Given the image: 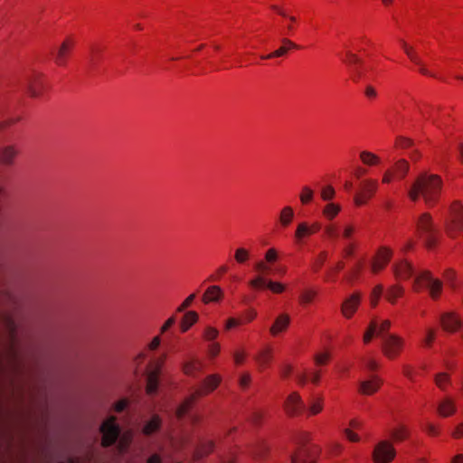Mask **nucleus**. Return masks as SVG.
<instances>
[{"label":"nucleus","mask_w":463,"mask_h":463,"mask_svg":"<svg viewBox=\"0 0 463 463\" xmlns=\"http://www.w3.org/2000/svg\"><path fill=\"white\" fill-rule=\"evenodd\" d=\"M442 188V180L439 175L432 174L420 175L409 190L408 196L412 202H417L421 196L430 208L439 202Z\"/></svg>","instance_id":"obj_1"},{"label":"nucleus","mask_w":463,"mask_h":463,"mask_svg":"<svg viewBox=\"0 0 463 463\" xmlns=\"http://www.w3.org/2000/svg\"><path fill=\"white\" fill-rule=\"evenodd\" d=\"M445 231L450 238H457L463 231V203L458 200L449 204Z\"/></svg>","instance_id":"obj_2"},{"label":"nucleus","mask_w":463,"mask_h":463,"mask_svg":"<svg viewBox=\"0 0 463 463\" xmlns=\"http://www.w3.org/2000/svg\"><path fill=\"white\" fill-rule=\"evenodd\" d=\"M50 90V84L45 74L33 71L26 80V94L31 99H41Z\"/></svg>","instance_id":"obj_3"},{"label":"nucleus","mask_w":463,"mask_h":463,"mask_svg":"<svg viewBox=\"0 0 463 463\" xmlns=\"http://www.w3.org/2000/svg\"><path fill=\"white\" fill-rule=\"evenodd\" d=\"M405 339L396 334H388L383 337L382 353L389 360H395L401 356L405 348Z\"/></svg>","instance_id":"obj_4"},{"label":"nucleus","mask_w":463,"mask_h":463,"mask_svg":"<svg viewBox=\"0 0 463 463\" xmlns=\"http://www.w3.org/2000/svg\"><path fill=\"white\" fill-rule=\"evenodd\" d=\"M77 44L76 36L67 35L52 53L53 62L58 67H66Z\"/></svg>","instance_id":"obj_5"},{"label":"nucleus","mask_w":463,"mask_h":463,"mask_svg":"<svg viewBox=\"0 0 463 463\" xmlns=\"http://www.w3.org/2000/svg\"><path fill=\"white\" fill-rule=\"evenodd\" d=\"M378 181L372 178L364 179L359 184V192L354 197L355 206L360 207L366 204L376 194Z\"/></svg>","instance_id":"obj_6"},{"label":"nucleus","mask_w":463,"mask_h":463,"mask_svg":"<svg viewBox=\"0 0 463 463\" xmlns=\"http://www.w3.org/2000/svg\"><path fill=\"white\" fill-rule=\"evenodd\" d=\"M282 408L287 417L297 418L303 414L305 403L299 392L294 391L285 398Z\"/></svg>","instance_id":"obj_7"},{"label":"nucleus","mask_w":463,"mask_h":463,"mask_svg":"<svg viewBox=\"0 0 463 463\" xmlns=\"http://www.w3.org/2000/svg\"><path fill=\"white\" fill-rule=\"evenodd\" d=\"M409 170V162L406 159L401 158L383 173L382 183L388 184L393 181L403 180L408 175Z\"/></svg>","instance_id":"obj_8"},{"label":"nucleus","mask_w":463,"mask_h":463,"mask_svg":"<svg viewBox=\"0 0 463 463\" xmlns=\"http://www.w3.org/2000/svg\"><path fill=\"white\" fill-rule=\"evenodd\" d=\"M393 257V250L389 246H380L371 261V271L373 274H379L389 265Z\"/></svg>","instance_id":"obj_9"},{"label":"nucleus","mask_w":463,"mask_h":463,"mask_svg":"<svg viewBox=\"0 0 463 463\" xmlns=\"http://www.w3.org/2000/svg\"><path fill=\"white\" fill-rule=\"evenodd\" d=\"M165 354H163L149 363L146 376V393L153 394L157 391L158 377L161 368L165 364Z\"/></svg>","instance_id":"obj_10"},{"label":"nucleus","mask_w":463,"mask_h":463,"mask_svg":"<svg viewBox=\"0 0 463 463\" xmlns=\"http://www.w3.org/2000/svg\"><path fill=\"white\" fill-rule=\"evenodd\" d=\"M116 420L117 418L115 416H110L101 424L99 430L102 433V447H109L118 439L120 430Z\"/></svg>","instance_id":"obj_11"},{"label":"nucleus","mask_w":463,"mask_h":463,"mask_svg":"<svg viewBox=\"0 0 463 463\" xmlns=\"http://www.w3.org/2000/svg\"><path fill=\"white\" fill-rule=\"evenodd\" d=\"M396 456V450L390 440H382L376 444L373 452L375 463H390Z\"/></svg>","instance_id":"obj_12"},{"label":"nucleus","mask_w":463,"mask_h":463,"mask_svg":"<svg viewBox=\"0 0 463 463\" xmlns=\"http://www.w3.org/2000/svg\"><path fill=\"white\" fill-rule=\"evenodd\" d=\"M222 380V376L218 373L209 374L194 389L193 393L198 400H200L215 391L221 384Z\"/></svg>","instance_id":"obj_13"},{"label":"nucleus","mask_w":463,"mask_h":463,"mask_svg":"<svg viewBox=\"0 0 463 463\" xmlns=\"http://www.w3.org/2000/svg\"><path fill=\"white\" fill-rule=\"evenodd\" d=\"M21 155V148L17 144L0 146V166L10 168L16 165Z\"/></svg>","instance_id":"obj_14"},{"label":"nucleus","mask_w":463,"mask_h":463,"mask_svg":"<svg viewBox=\"0 0 463 463\" xmlns=\"http://www.w3.org/2000/svg\"><path fill=\"white\" fill-rule=\"evenodd\" d=\"M362 298L360 291H354L343 300L340 311L345 318L351 319L354 316L361 305Z\"/></svg>","instance_id":"obj_15"},{"label":"nucleus","mask_w":463,"mask_h":463,"mask_svg":"<svg viewBox=\"0 0 463 463\" xmlns=\"http://www.w3.org/2000/svg\"><path fill=\"white\" fill-rule=\"evenodd\" d=\"M321 230V224L318 222L308 223L301 222L297 225L294 240L296 243H301L306 238H308Z\"/></svg>","instance_id":"obj_16"},{"label":"nucleus","mask_w":463,"mask_h":463,"mask_svg":"<svg viewBox=\"0 0 463 463\" xmlns=\"http://www.w3.org/2000/svg\"><path fill=\"white\" fill-rule=\"evenodd\" d=\"M274 358L273 348L270 345H266L261 348L254 356L257 364L258 371L264 372L271 366Z\"/></svg>","instance_id":"obj_17"},{"label":"nucleus","mask_w":463,"mask_h":463,"mask_svg":"<svg viewBox=\"0 0 463 463\" xmlns=\"http://www.w3.org/2000/svg\"><path fill=\"white\" fill-rule=\"evenodd\" d=\"M392 271L396 280L404 281L411 278L414 269L411 262L406 260H402L393 264Z\"/></svg>","instance_id":"obj_18"},{"label":"nucleus","mask_w":463,"mask_h":463,"mask_svg":"<svg viewBox=\"0 0 463 463\" xmlns=\"http://www.w3.org/2000/svg\"><path fill=\"white\" fill-rule=\"evenodd\" d=\"M5 326L9 334L10 338V354L12 356L13 362L16 367L19 366V358L16 351V326L14 321L7 317L5 318Z\"/></svg>","instance_id":"obj_19"},{"label":"nucleus","mask_w":463,"mask_h":463,"mask_svg":"<svg viewBox=\"0 0 463 463\" xmlns=\"http://www.w3.org/2000/svg\"><path fill=\"white\" fill-rule=\"evenodd\" d=\"M383 384V380L378 375H373L370 379L363 381L359 384L358 392L363 395L376 393Z\"/></svg>","instance_id":"obj_20"},{"label":"nucleus","mask_w":463,"mask_h":463,"mask_svg":"<svg viewBox=\"0 0 463 463\" xmlns=\"http://www.w3.org/2000/svg\"><path fill=\"white\" fill-rule=\"evenodd\" d=\"M257 317V312L253 308L245 310L240 317H230L225 324V329L231 330L234 327L251 323Z\"/></svg>","instance_id":"obj_21"},{"label":"nucleus","mask_w":463,"mask_h":463,"mask_svg":"<svg viewBox=\"0 0 463 463\" xmlns=\"http://www.w3.org/2000/svg\"><path fill=\"white\" fill-rule=\"evenodd\" d=\"M436 278L433 277L431 271L422 270L414 279L412 283V290L415 293H420L431 285Z\"/></svg>","instance_id":"obj_22"},{"label":"nucleus","mask_w":463,"mask_h":463,"mask_svg":"<svg viewBox=\"0 0 463 463\" xmlns=\"http://www.w3.org/2000/svg\"><path fill=\"white\" fill-rule=\"evenodd\" d=\"M435 225L433 223V219L430 213H421L416 222V232L419 236H423L424 234L436 232Z\"/></svg>","instance_id":"obj_23"},{"label":"nucleus","mask_w":463,"mask_h":463,"mask_svg":"<svg viewBox=\"0 0 463 463\" xmlns=\"http://www.w3.org/2000/svg\"><path fill=\"white\" fill-rule=\"evenodd\" d=\"M442 328L449 333H455L462 326V322L457 313H446L440 317Z\"/></svg>","instance_id":"obj_24"},{"label":"nucleus","mask_w":463,"mask_h":463,"mask_svg":"<svg viewBox=\"0 0 463 463\" xmlns=\"http://www.w3.org/2000/svg\"><path fill=\"white\" fill-rule=\"evenodd\" d=\"M437 412L443 418L453 416L457 412L456 403L453 399L450 397L442 399L438 404Z\"/></svg>","instance_id":"obj_25"},{"label":"nucleus","mask_w":463,"mask_h":463,"mask_svg":"<svg viewBox=\"0 0 463 463\" xmlns=\"http://www.w3.org/2000/svg\"><path fill=\"white\" fill-rule=\"evenodd\" d=\"M290 324V317L288 314H280L274 321L269 328V333L272 336H277L279 334L285 332Z\"/></svg>","instance_id":"obj_26"},{"label":"nucleus","mask_w":463,"mask_h":463,"mask_svg":"<svg viewBox=\"0 0 463 463\" xmlns=\"http://www.w3.org/2000/svg\"><path fill=\"white\" fill-rule=\"evenodd\" d=\"M281 43H282V45L278 50L270 52L268 55L261 56V59L266 60V59L282 57V56L287 55L290 50L297 49L298 47L295 43H293L291 40H289L288 38H283Z\"/></svg>","instance_id":"obj_27"},{"label":"nucleus","mask_w":463,"mask_h":463,"mask_svg":"<svg viewBox=\"0 0 463 463\" xmlns=\"http://www.w3.org/2000/svg\"><path fill=\"white\" fill-rule=\"evenodd\" d=\"M359 160L361 164L367 167H377L382 165L381 157L368 150H362L359 152Z\"/></svg>","instance_id":"obj_28"},{"label":"nucleus","mask_w":463,"mask_h":463,"mask_svg":"<svg viewBox=\"0 0 463 463\" xmlns=\"http://www.w3.org/2000/svg\"><path fill=\"white\" fill-rule=\"evenodd\" d=\"M411 437V430L408 426L404 424H398L390 431V438L393 442L400 443L409 439Z\"/></svg>","instance_id":"obj_29"},{"label":"nucleus","mask_w":463,"mask_h":463,"mask_svg":"<svg viewBox=\"0 0 463 463\" xmlns=\"http://www.w3.org/2000/svg\"><path fill=\"white\" fill-rule=\"evenodd\" d=\"M224 297L223 291L221 287L213 285L207 288L204 291L202 301L204 304H209L211 302H218L222 300Z\"/></svg>","instance_id":"obj_30"},{"label":"nucleus","mask_w":463,"mask_h":463,"mask_svg":"<svg viewBox=\"0 0 463 463\" xmlns=\"http://www.w3.org/2000/svg\"><path fill=\"white\" fill-rule=\"evenodd\" d=\"M294 217H295L294 209L289 205L284 206L280 210L279 214V226L283 229H287L288 227H289L292 224Z\"/></svg>","instance_id":"obj_31"},{"label":"nucleus","mask_w":463,"mask_h":463,"mask_svg":"<svg viewBox=\"0 0 463 463\" xmlns=\"http://www.w3.org/2000/svg\"><path fill=\"white\" fill-rule=\"evenodd\" d=\"M269 451V448L265 440H258L250 447V454L254 459L263 458Z\"/></svg>","instance_id":"obj_32"},{"label":"nucleus","mask_w":463,"mask_h":463,"mask_svg":"<svg viewBox=\"0 0 463 463\" xmlns=\"http://www.w3.org/2000/svg\"><path fill=\"white\" fill-rule=\"evenodd\" d=\"M214 443L212 440L201 442L195 449L193 454V459L194 461L200 460L201 458L207 457L213 451Z\"/></svg>","instance_id":"obj_33"},{"label":"nucleus","mask_w":463,"mask_h":463,"mask_svg":"<svg viewBox=\"0 0 463 463\" xmlns=\"http://www.w3.org/2000/svg\"><path fill=\"white\" fill-rule=\"evenodd\" d=\"M405 289L400 284H394L389 287L385 293L386 300L392 304L395 305L397 300L404 296Z\"/></svg>","instance_id":"obj_34"},{"label":"nucleus","mask_w":463,"mask_h":463,"mask_svg":"<svg viewBox=\"0 0 463 463\" xmlns=\"http://www.w3.org/2000/svg\"><path fill=\"white\" fill-rule=\"evenodd\" d=\"M198 399L192 392L189 396H187L184 402L177 407L175 415L177 419H182L186 415V413L193 408V406L196 403Z\"/></svg>","instance_id":"obj_35"},{"label":"nucleus","mask_w":463,"mask_h":463,"mask_svg":"<svg viewBox=\"0 0 463 463\" xmlns=\"http://www.w3.org/2000/svg\"><path fill=\"white\" fill-rule=\"evenodd\" d=\"M364 268V260H359L354 262V264L351 267V269L345 274L344 279L347 283H353L354 280H356L363 269Z\"/></svg>","instance_id":"obj_36"},{"label":"nucleus","mask_w":463,"mask_h":463,"mask_svg":"<svg viewBox=\"0 0 463 463\" xmlns=\"http://www.w3.org/2000/svg\"><path fill=\"white\" fill-rule=\"evenodd\" d=\"M318 292L312 288H305L301 291L298 297V304L302 307H307L312 304L317 298Z\"/></svg>","instance_id":"obj_37"},{"label":"nucleus","mask_w":463,"mask_h":463,"mask_svg":"<svg viewBox=\"0 0 463 463\" xmlns=\"http://www.w3.org/2000/svg\"><path fill=\"white\" fill-rule=\"evenodd\" d=\"M182 370L187 376H195L196 373L202 372L203 363L198 359H192L184 364Z\"/></svg>","instance_id":"obj_38"},{"label":"nucleus","mask_w":463,"mask_h":463,"mask_svg":"<svg viewBox=\"0 0 463 463\" xmlns=\"http://www.w3.org/2000/svg\"><path fill=\"white\" fill-rule=\"evenodd\" d=\"M199 316L195 311L186 312L180 323V329L182 333H185L198 321Z\"/></svg>","instance_id":"obj_39"},{"label":"nucleus","mask_w":463,"mask_h":463,"mask_svg":"<svg viewBox=\"0 0 463 463\" xmlns=\"http://www.w3.org/2000/svg\"><path fill=\"white\" fill-rule=\"evenodd\" d=\"M311 448L299 446L291 456V463H307Z\"/></svg>","instance_id":"obj_40"},{"label":"nucleus","mask_w":463,"mask_h":463,"mask_svg":"<svg viewBox=\"0 0 463 463\" xmlns=\"http://www.w3.org/2000/svg\"><path fill=\"white\" fill-rule=\"evenodd\" d=\"M430 298L433 301H437L440 298L443 292V283L440 279H435L431 285L428 288Z\"/></svg>","instance_id":"obj_41"},{"label":"nucleus","mask_w":463,"mask_h":463,"mask_svg":"<svg viewBox=\"0 0 463 463\" xmlns=\"http://www.w3.org/2000/svg\"><path fill=\"white\" fill-rule=\"evenodd\" d=\"M358 248H359V244L356 241H349L342 249V251H341L342 260L352 259L355 255Z\"/></svg>","instance_id":"obj_42"},{"label":"nucleus","mask_w":463,"mask_h":463,"mask_svg":"<svg viewBox=\"0 0 463 463\" xmlns=\"http://www.w3.org/2000/svg\"><path fill=\"white\" fill-rule=\"evenodd\" d=\"M162 420L158 415H153L151 420L144 426L143 433L151 435L157 431L161 427Z\"/></svg>","instance_id":"obj_43"},{"label":"nucleus","mask_w":463,"mask_h":463,"mask_svg":"<svg viewBox=\"0 0 463 463\" xmlns=\"http://www.w3.org/2000/svg\"><path fill=\"white\" fill-rule=\"evenodd\" d=\"M436 386L441 391H447L451 384L450 375L448 373H439L434 376Z\"/></svg>","instance_id":"obj_44"},{"label":"nucleus","mask_w":463,"mask_h":463,"mask_svg":"<svg viewBox=\"0 0 463 463\" xmlns=\"http://www.w3.org/2000/svg\"><path fill=\"white\" fill-rule=\"evenodd\" d=\"M340 212H341L340 204L335 203H329L324 207V209L322 211V214L326 219L332 221L339 214Z\"/></svg>","instance_id":"obj_45"},{"label":"nucleus","mask_w":463,"mask_h":463,"mask_svg":"<svg viewBox=\"0 0 463 463\" xmlns=\"http://www.w3.org/2000/svg\"><path fill=\"white\" fill-rule=\"evenodd\" d=\"M324 410V398L320 395L312 399L308 406V415L316 416Z\"/></svg>","instance_id":"obj_46"},{"label":"nucleus","mask_w":463,"mask_h":463,"mask_svg":"<svg viewBox=\"0 0 463 463\" xmlns=\"http://www.w3.org/2000/svg\"><path fill=\"white\" fill-rule=\"evenodd\" d=\"M401 44L403 52H405V54L411 62H413L414 64L420 63V57L413 46L410 45L403 40L401 41Z\"/></svg>","instance_id":"obj_47"},{"label":"nucleus","mask_w":463,"mask_h":463,"mask_svg":"<svg viewBox=\"0 0 463 463\" xmlns=\"http://www.w3.org/2000/svg\"><path fill=\"white\" fill-rule=\"evenodd\" d=\"M414 146V140L404 136H397L394 139L393 147L395 149H409Z\"/></svg>","instance_id":"obj_48"},{"label":"nucleus","mask_w":463,"mask_h":463,"mask_svg":"<svg viewBox=\"0 0 463 463\" xmlns=\"http://www.w3.org/2000/svg\"><path fill=\"white\" fill-rule=\"evenodd\" d=\"M250 258V251L245 248H238L234 252V260L238 264L243 265L249 261Z\"/></svg>","instance_id":"obj_49"},{"label":"nucleus","mask_w":463,"mask_h":463,"mask_svg":"<svg viewBox=\"0 0 463 463\" xmlns=\"http://www.w3.org/2000/svg\"><path fill=\"white\" fill-rule=\"evenodd\" d=\"M328 253L326 250H322L319 252L316 260H314L311 269L313 272L317 273L318 272L322 267L324 266L325 262L327 260Z\"/></svg>","instance_id":"obj_50"},{"label":"nucleus","mask_w":463,"mask_h":463,"mask_svg":"<svg viewBox=\"0 0 463 463\" xmlns=\"http://www.w3.org/2000/svg\"><path fill=\"white\" fill-rule=\"evenodd\" d=\"M383 292V286L382 284L376 285L370 294V304L372 307H375Z\"/></svg>","instance_id":"obj_51"},{"label":"nucleus","mask_w":463,"mask_h":463,"mask_svg":"<svg viewBox=\"0 0 463 463\" xmlns=\"http://www.w3.org/2000/svg\"><path fill=\"white\" fill-rule=\"evenodd\" d=\"M442 276L451 288H457V272L455 269L451 268L446 269Z\"/></svg>","instance_id":"obj_52"},{"label":"nucleus","mask_w":463,"mask_h":463,"mask_svg":"<svg viewBox=\"0 0 463 463\" xmlns=\"http://www.w3.org/2000/svg\"><path fill=\"white\" fill-rule=\"evenodd\" d=\"M313 198L314 191L308 186H304L299 194L300 203L303 205H307L313 201Z\"/></svg>","instance_id":"obj_53"},{"label":"nucleus","mask_w":463,"mask_h":463,"mask_svg":"<svg viewBox=\"0 0 463 463\" xmlns=\"http://www.w3.org/2000/svg\"><path fill=\"white\" fill-rule=\"evenodd\" d=\"M377 322L376 320H372L366 329V331L364 334L363 341L365 345L369 344L371 340L373 339V335L376 333L377 329Z\"/></svg>","instance_id":"obj_54"},{"label":"nucleus","mask_w":463,"mask_h":463,"mask_svg":"<svg viewBox=\"0 0 463 463\" xmlns=\"http://www.w3.org/2000/svg\"><path fill=\"white\" fill-rule=\"evenodd\" d=\"M331 354L329 352L317 353L314 356V362L317 366H324L329 364Z\"/></svg>","instance_id":"obj_55"},{"label":"nucleus","mask_w":463,"mask_h":463,"mask_svg":"<svg viewBox=\"0 0 463 463\" xmlns=\"http://www.w3.org/2000/svg\"><path fill=\"white\" fill-rule=\"evenodd\" d=\"M311 439H312V435L310 432H307V431H300V432L297 433L296 436L294 437V440L299 446H303V447H306V445L307 443H309Z\"/></svg>","instance_id":"obj_56"},{"label":"nucleus","mask_w":463,"mask_h":463,"mask_svg":"<svg viewBox=\"0 0 463 463\" xmlns=\"http://www.w3.org/2000/svg\"><path fill=\"white\" fill-rule=\"evenodd\" d=\"M229 270V267L227 265L220 266L214 273L209 276L208 280L212 282L219 281Z\"/></svg>","instance_id":"obj_57"},{"label":"nucleus","mask_w":463,"mask_h":463,"mask_svg":"<svg viewBox=\"0 0 463 463\" xmlns=\"http://www.w3.org/2000/svg\"><path fill=\"white\" fill-rule=\"evenodd\" d=\"M320 196H321V199L323 201H331V200H333L335 198V188L332 185H330V184L324 186L321 189Z\"/></svg>","instance_id":"obj_58"},{"label":"nucleus","mask_w":463,"mask_h":463,"mask_svg":"<svg viewBox=\"0 0 463 463\" xmlns=\"http://www.w3.org/2000/svg\"><path fill=\"white\" fill-rule=\"evenodd\" d=\"M294 371V367L291 364L284 363L279 366V377L282 380L289 378Z\"/></svg>","instance_id":"obj_59"},{"label":"nucleus","mask_w":463,"mask_h":463,"mask_svg":"<svg viewBox=\"0 0 463 463\" xmlns=\"http://www.w3.org/2000/svg\"><path fill=\"white\" fill-rule=\"evenodd\" d=\"M437 330L434 328H428L426 331V336L423 339V345L427 348L432 346L436 339Z\"/></svg>","instance_id":"obj_60"},{"label":"nucleus","mask_w":463,"mask_h":463,"mask_svg":"<svg viewBox=\"0 0 463 463\" xmlns=\"http://www.w3.org/2000/svg\"><path fill=\"white\" fill-rule=\"evenodd\" d=\"M267 288L274 294H281L286 290V285L272 280L268 281Z\"/></svg>","instance_id":"obj_61"},{"label":"nucleus","mask_w":463,"mask_h":463,"mask_svg":"<svg viewBox=\"0 0 463 463\" xmlns=\"http://www.w3.org/2000/svg\"><path fill=\"white\" fill-rule=\"evenodd\" d=\"M424 430L430 437H438L441 433L440 427L431 422L426 423Z\"/></svg>","instance_id":"obj_62"},{"label":"nucleus","mask_w":463,"mask_h":463,"mask_svg":"<svg viewBox=\"0 0 463 463\" xmlns=\"http://www.w3.org/2000/svg\"><path fill=\"white\" fill-rule=\"evenodd\" d=\"M267 283H268L267 280L263 277L258 276L255 279L250 280L249 286L251 288L260 290V289H263L265 287H267Z\"/></svg>","instance_id":"obj_63"},{"label":"nucleus","mask_w":463,"mask_h":463,"mask_svg":"<svg viewBox=\"0 0 463 463\" xmlns=\"http://www.w3.org/2000/svg\"><path fill=\"white\" fill-rule=\"evenodd\" d=\"M247 353L243 348H238L233 352V361L236 365H241L245 362Z\"/></svg>","instance_id":"obj_64"}]
</instances>
